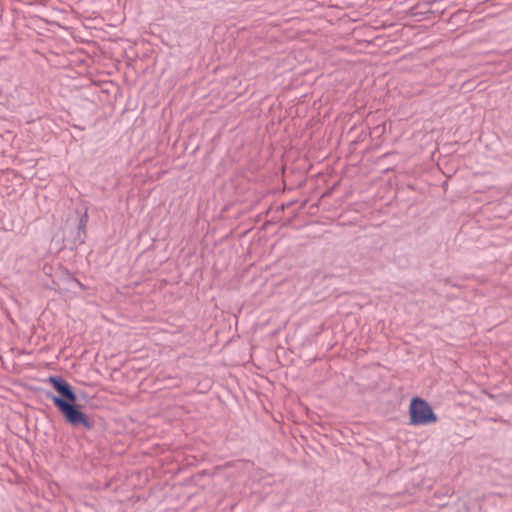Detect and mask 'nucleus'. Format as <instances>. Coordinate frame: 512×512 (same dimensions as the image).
Instances as JSON below:
<instances>
[{"label": "nucleus", "mask_w": 512, "mask_h": 512, "mask_svg": "<svg viewBox=\"0 0 512 512\" xmlns=\"http://www.w3.org/2000/svg\"><path fill=\"white\" fill-rule=\"evenodd\" d=\"M46 381L53 386L57 395L45 389H42L41 392L53 402L65 422L76 429L79 427L86 430L94 429V421L82 411L81 405L77 402L78 396L71 384L61 376H49Z\"/></svg>", "instance_id": "f257e3e1"}, {"label": "nucleus", "mask_w": 512, "mask_h": 512, "mask_svg": "<svg viewBox=\"0 0 512 512\" xmlns=\"http://www.w3.org/2000/svg\"><path fill=\"white\" fill-rule=\"evenodd\" d=\"M410 425H428L437 422L438 417L428 402L414 397L409 405Z\"/></svg>", "instance_id": "f03ea898"}, {"label": "nucleus", "mask_w": 512, "mask_h": 512, "mask_svg": "<svg viewBox=\"0 0 512 512\" xmlns=\"http://www.w3.org/2000/svg\"><path fill=\"white\" fill-rule=\"evenodd\" d=\"M88 213L85 211L79 218L77 225V232L74 238L75 244H84L87 238V224H88Z\"/></svg>", "instance_id": "7ed1b4c3"}]
</instances>
